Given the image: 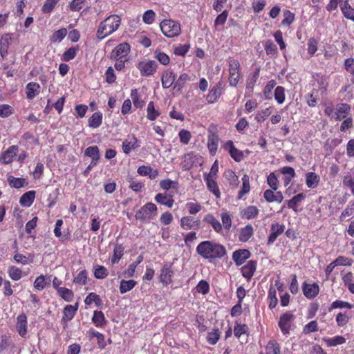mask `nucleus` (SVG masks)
<instances>
[{"label":"nucleus","instance_id":"34","mask_svg":"<svg viewBox=\"0 0 354 354\" xmlns=\"http://www.w3.org/2000/svg\"><path fill=\"white\" fill-rule=\"evenodd\" d=\"M35 198V192L28 191L24 193L20 198L19 203L24 207H30Z\"/></svg>","mask_w":354,"mask_h":354},{"label":"nucleus","instance_id":"32","mask_svg":"<svg viewBox=\"0 0 354 354\" xmlns=\"http://www.w3.org/2000/svg\"><path fill=\"white\" fill-rule=\"evenodd\" d=\"M319 180V176L315 172H308L306 174V184L308 188L314 189L317 187Z\"/></svg>","mask_w":354,"mask_h":354},{"label":"nucleus","instance_id":"62","mask_svg":"<svg viewBox=\"0 0 354 354\" xmlns=\"http://www.w3.org/2000/svg\"><path fill=\"white\" fill-rule=\"evenodd\" d=\"M156 18V13L152 10H147L143 13L142 15V21L145 24L147 25L152 24Z\"/></svg>","mask_w":354,"mask_h":354},{"label":"nucleus","instance_id":"17","mask_svg":"<svg viewBox=\"0 0 354 354\" xmlns=\"http://www.w3.org/2000/svg\"><path fill=\"white\" fill-rule=\"evenodd\" d=\"M17 330L21 337H26L27 334L28 322L25 314L19 315L17 318Z\"/></svg>","mask_w":354,"mask_h":354},{"label":"nucleus","instance_id":"64","mask_svg":"<svg viewBox=\"0 0 354 354\" xmlns=\"http://www.w3.org/2000/svg\"><path fill=\"white\" fill-rule=\"evenodd\" d=\"M131 97L133 103V105L136 108H142L144 106L145 102L140 99L137 89L131 90Z\"/></svg>","mask_w":354,"mask_h":354},{"label":"nucleus","instance_id":"42","mask_svg":"<svg viewBox=\"0 0 354 354\" xmlns=\"http://www.w3.org/2000/svg\"><path fill=\"white\" fill-rule=\"evenodd\" d=\"M268 300L269 301V308L272 309L275 308L278 304V299L277 297V290L271 286L268 293Z\"/></svg>","mask_w":354,"mask_h":354},{"label":"nucleus","instance_id":"41","mask_svg":"<svg viewBox=\"0 0 354 354\" xmlns=\"http://www.w3.org/2000/svg\"><path fill=\"white\" fill-rule=\"evenodd\" d=\"M137 284V282L134 280L130 279V280H122L120 281V292L121 294H124L131 290H132L136 285Z\"/></svg>","mask_w":354,"mask_h":354},{"label":"nucleus","instance_id":"38","mask_svg":"<svg viewBox=\"0 0 354 354\" xmlns=\"http://www.w3.org/2000/svg\"><path fill=\"white\" fill-rule=\"evenodd\" d=\"M8 182L10 187L16 189L24 187L28 183V181L24 178H16L12 176H8Z\"/></svg>","mask_w":354,"mask_h":354},{"label":"nucleus","instance_id":"25","mask_svg":"<svg viewBox=\"0 0 354 354\" xmlns=\"http://www.w3.org/2000/svg\"><path fill=\"white\" fill-rule=\"evenodd\" d=\"M204 180L206 183L208 190L211 192L216 198H220L221 192L215 178L204 177Z\"/></svg>","mask_w":354,"mask_h":354},{"label":"nucleus","instance_id":"33","mask_svg":"<svg viewBox=\"0 0 354 354\" xmlns=\"http://www.w3.org/2000/svg\"><path fill=\"white\" fill-rule=\"evenodd\" d=\"M50 281V277L41 274L34 281V288L39 291L43 290Z\"/></svg>","mask_w":354,"mask_h":354},{"label":"nucleus","instance_id":"54","mask_svg":"<svg viewBox=\"0 0 354 354\" xmlns=\"http://www.w3.org/2000/svg\"><path fill=\"white\" fill-rule=\"evenodd\" d=\"M88 281V272L86 270L80 271L74 278L73 282L79 285H86Z\"/></svg>","mask_w":354,"mask_h":354},{"label":"nucleus","instance_id":"30","mask_svg":"<svg viewBox=\"0 0 354 354\" xmlns=\"http://www.w3.org/2000/svg\"><path fill=\"white\" fill-rule=\"evenodd\" d=\"M306 194L299 193L293 196L290 200L288 201L287 206L288 208L292 209L295 212H298V205L306 198Z\"/></svg>","mask_w":354,"mask_h":354},{"label":"nucleus","instance_id":"10","mask_svg":"<svg viewBox=\"0 0 354 354\" xmlns=\"http://www.w3.org/2000/svg\"><path fill=\"white\" fill-rule=\"evenodd\" d=\"M173 275L172 264L166 263L160 270V281L164 286H167L171 283Z\"/></svg>","mask_w":354,"mask_h":354},{"label":"nucleus","instance_id":"11","mask_svg":"<svg viewBox=\"0 0 354 354\" xmlns=\"http://www.w3.org/2000/svg\"><path fill=\"white\" fill-rule=\"evenodd\" d=\"M223 149L229 152L230 156L236 162H240L243 158V152L235 147L232 140L227 141L223 145Z\"/></svg>","mask_w":354,"mask_h":354},{"label":"nucleus","instance_id":"4","mask_svg":"<svg viewBox=\"0 0 354 354\" xmlns=\"http://www.w3.org/2000/svg\"><path fill=\"white\" fill-rule=\"evenodd\" d=\"M160 28L162 34L168 37L173 38L181 33L180 24L171 19H164L160 23Z\"/></svg>","mask_w":354,"mask_h":354},{"label":"nucleus","instance_id":"27","mask_svg":"<svg viewBox=\"0 0 354 354\" xmlns=\"http://www.w3.org/2000/svg\"><path fill=\"white\" fill-rule=\"evenodd\" d=\"M161 81L162 86L165 88H169L172 84L174 85L175 75L174 72L171 70H166L162 75Z\"/></svg>","mask_w":354,"mask_h":354},{"label":"nucleus","instance_id":"53","mask_svg":"<svg viewBox=\"0 0 354 354\" xmlns=\"http://www.w3.org/2000/svg\"><path fill=\"white\" fill-rule=\"evenodd\" d=\"M14 113V109L9 104H0V118H8Z\"/></svg>","mask_w":354,"mask_h":354},{"label":"nucleus","instance_id":"7","mask_svg":"<svg viewBox=\"0 0 354 354\" xmlns=\"http://www.w3.org/2000/svg\"><path fill=\"white\" fill-rule=\"evenodd\" d=\"M294 318V315L290 312H286L281 315L279 321V327L283 335H288L290 333L291 323Z\"/></svg>","mask_w":354,"mask_h":354},{"label":"nucleus","instance_id":"58","mask_svg":"<svg viewBox=\"0 0 354 354\" xmlns=\"http://www.w3.org/2000/svg\"><path fill=\"white\" fill-rule=\"evenodd\" d=\"M274 99L278 104H281L285 101V88L283 86H278L274 90Z\"/></svg>","mask_w":354,"mask_h":354},{"label":"nucleus","instance_id":"12","mask_svg":"<svg viewBox=\"0 0 354 354\" xmlns=\"http://www.w3.org/2000/svg\"><path fill=\"white\" fill-rule=\"evenodd\" d=\"M222 95V84L221 82L214 85L206 96V100L209 104L216 102Z\"/></svg>","mask_w":354,"mask_h":354},{"label":"nucleus","instance_id":"5","mask_svg":"<svg viewBox=\"0 0 354 354\" xmlns=\"http://www.w3.org/2000/svg\"><path fill=\"white\" fill-rule=\"evenodd\" d=\"M137 68L139 70L142 76H151L153 75L157 70L158 64L153 60H145L140 62Z\"/></svg>","mask_w":354,"mask_h":354},{"label":"nucleus","instance_id":"43","mask_svg":"<svg viewBox=\"0 0 354 354\" xmlns=\"http://www.w3.org/2000/svg\"><path fill=\"white\" fill-rule=\"evenodd\" d=\"M84 155L91 158V160L98 161L100 159L99 148L97 146H91L85 149Z\"/></svg>","mask_w":354,"mask_h":354},{"label":"nucleus","instance_id":"1","mask_svg":"<svg viewBox=\"0 0 354 354\" xmlns=\"http://www.w3.org/2000/svg\"><path fill=\"white\" fill-rule=\"evenodd\" d=\"M196 252L203 259L209 261L221 259L226 254L223 245L212 241H204L196 247Z\"/></svg>","mask_w":354,"mask_h":354},{"label":"nucleus","instance_id":"51","mask_svg":"<svg viewBox=\"0 0 354 354\" xmlns=\"http://www.w3.org/2000/svg\"><path fill=\"white\" fill-rule=\"evenodd\" d=\"M57 294L66 301H71L73 299L74 294L73 291L66 288H62L58 289Z\"/></svg>","mask_w":354,"mask_h":354},{"label":"nucleus","instance_id":"20","mask_svg":"<svg viewBox=\"0 0 354 354\" xmlns=\"http://www.w3.org/2000/svg\"><path fill=\"white\" fill-rule=\"evenodd\" d=\"M155 201L162 205H165L169 208L172 207L174 200L172 196H169L166 193H158L154 197Z\"/></svg>","mask_w":354,"mask_h":354},{"label":"nucleus","instance_id":"18","mask_svg":"<svg viewBox=\"0 0 354 354\" xmlns=\"http://www.w3.org/2000/svg\"><path fill=\"white\" fill-rule=\"evenodd\" d=\"M12 34L5 33L0 39V54L2 57L8 55L9 46L12 41Z\"/></svg>","mask_w":354,"mask_h":354},{"label":"nucleus","instance_id":"39","mask_svg":"<svg viewBox=\"0 0 354 354\" xmlns=\"http://www.w3.org/2000/svg\"><path fill=\"white\" fill-rule=\"evenodd\" d=\"M92 322L97 327H102L106 325V321L102 311L95 310L92 317Z\"/></svg>","mask_w":354,"mask_h":354},{"label":"nucleus","instance_id":"2","mask_svg":"<svg viewBox=\"0 0 354 354\" xmlns=\"http://www.w3.org/2000/svg\"><path fill=\"white\" fill-rule=\"evenodd\" d=\"M121 24V19L117 15H112L102 21L97 28L96 36L103 39L118 30Z\"/></svg>","mask_w":354,"mask_h":354},{"label":"nucleus","instance_id":"28","mask_svg":"<svg viewBox=\"0 0 354 354\" xmlns=\"http://www.w3.org/2000/svg\"><path fill=\"white\" fill-rule=\"evenodd\" d=\"M259 213V209L254 205H250L241 211L240 215L242 218L246 219H253L256 218Z\"/></svg>","mask_w":354,"mask_h":354},{"label":"nucleus","instance_id":"14","mask_svg":"<svg viewBox=\"0 0 354 354\" xmlns=\"http://www.w3.org/2000/svg\"><path fill=\"white\" fill-rule=\"evenodd\" d=\"M304 295L308 299H313L319 294V287L317 283H308L304 282L302 285Z\"/></svg>","mask_w":354,"mask_h":354},{"label":"nucleus","instance_id":"48","mask_svg":"<svg viewBox=\"0 0 354 354\" xmlns=\"http://www.w3.org/2000/svg\"><path fill=\"white\" fill-rule=\"evenodd\" d=\"M66 35V28H61L58 30H56L50 37V41L53 43H59L64 39Z\"/></svg>","mask_w":354,"mask_h":354},{"label":"nucleus","instance_id":"61","mask_svg":"<svg viewBox=\"0 0 354 354\" xmlns=\"http://www.w3.org/2000/svg\"><path fill=\"white\" fill-rule=\"evenodd\" d=\"M59 0H46L44 3L41 11L43 13H50Z\"/></svg>","mask_w":354,"mask_h":354},{"label":"nucleus","instance_id":"3","mask_svg":"<svg viewBox=\"0 0 354 354\" xmlns=\"http://www.w3.org/2000/svg\"><path fill=\"white\" fill-rule=\"evenodd\" d=\"M158 208L153 203H147L136 212L135 217L141 222H147L157 216Z\"/></svg>","mask_w":354,"mask_h":354},{"label":"nucleus","instance_id":"45","mask_svg":"<svg viewBox=\"0 0 354 354\" xmlns=\"http://www.w3.org/2000/svg\"><path fill=\"white\" fill-rule=\"evenodd\" d=\"M94 276L96 279H105L109 274L108 270L103 266L95 265L93 266Z\"/></svg>","mask_w":354,"mask_h":354},{"label":"nucleus","instance_id":"19","mask_svg":"<svg viewBox=\"0 0 354 354\" xmlns=\"http://www.w3.org/2000/svg\"><path fill=\"white\" fill-rule=\"evenodd\" d=\"M273 189H267L264 192L263 197L268 203L277 202L281 203L283 200L281 192H274Z\"/></svg>","mask_w":354,"mask_h":354},{"label":"nucleus","instance_id":"21","mask_svg":"<svg viewBox=\"0 0 354 354\" xmlns=\"http://www.w3.org/2000/svg\"><path fill=\"white\" fill-rule=\"evenodd\" d=\"M218 142L219 138L216 133H211L208 136L207 146L209 152L212 156H214L216 153Z\"/></svg>","mask_w":354,"mask_h":354},{"label":"nucleus","instance_id":"15","mask_svg":"<svg viewBox=\"0 0 354 354\" xmlns=\"http://www.w3.org/2000/svg\"><path fill=\"white\" fill-rule=\"evenodd\" d=\"M285 230V225L275 223L272 224L270 229V234L268 236V244H272L277 239V238L281 235Z\"/></svg>","mask_w":354,"mask_h":354},{"label":"nucleus","instance_id":"59","mask_svg":"<svg viewBox=\"0 0 354 354\" xmlns=\"http://www.w3.org/2000/svg\"><path fill=\"white\" fill-rule=\"evenodd\" d=\"M185 207L190 214H196L202 209V205L198 203L187 202Z\"/></svg>","mask_w":354,"mask_h":354},{"label":"nucleus","instance_id":"36","mask_svg":"<svg viewBox=\"0 0 354 354\" xmlns=\"http://www.w3.org/2000/svg\"><path fill=\"white\" fill-rule=\"evenodd\" d=\"M103 115L101 112H95L88 119V126L93 129L98 128L102 123Z\"/></svg>","mask_w":354,"mask_h":354},{"label":"nucleus","instance_id":"35","mask_svg":"<svg viewBox=\"0 0 354 354\" xmlns=\"http://www.w3.org/2000/svg\"><path fill=\"white\" fill-rule=\"evenodd\" d=\"M253 234V227L251 225H247L241 229L239 239L241 242H246L252 236Z\"/></svg>","mask_w":354,"mask_h":354},{"label":"nucleus","instance_id":"22","mask_svg":"<svg viewBox=\"0 0 354 354\" xmlns=\"http://www.w3.org/2000/svg\"><path fill=\"white\" fill-rule=\"evenodd\" d=\"M257 268V262L254 261H249L245 266L241 268V273L243 277L250 280Z\"/></svg>","mask_w":354,"mask_h":354},{"label":"nucleus","instance_id":"63","mask_svg":"<svg viewBox=\"0 0 354 354\" xmlns=\"http://www.w3.org/2000/svg\"><path fill=\"white\" fill-rule=\"evenodd\" d=\"M84 302L86 305H91L92 303H95L96 306H99L101 304V299L100 296L95 292H91L85 298Z\"/></svg>","mask_w":354,"mask_h":354},{"label":"nucleus","instance_id":"13","mask_svg":"<svg viewBox=\"0 0 354 354\" xmlns=\"http://www.w3.org/2000/svg\"><path fill=\"white\" fill-rule=\"evenodd\" d=\"M140 147L138 140L135 136H129L122 142V151L125 154H129L133 149Z\"/></svg>","mask_w":354,"mask_h":354},{"label":"nucleus","instance_id":"52","mask_svg":"<svg viewBox=\"0 0 354 354\" xmlns=\"http://www.w3.org/2000/svg\"><path fill=\"white\" fill-rule=\"evenodd\" d=\"M324 341L328 346H336L345 343L346 339L342 336L337 335L331 338L325 339Z\"/></svg>","mask_w":354,"mask_h":354},{"label":"nucleus","instance_id":"60","mask_svg":"<svg viewBox=\"0 0 354 354\" xmlns=\"http://www.w3.org/2000/svg\"><path fill=\"white\" fill-rule=\"evenodd\" d=\"M318 41L316 39L311 37L307 42V51L308 54L313 56L317 50Z\"/></svg>","mask_w":354,"mask_h":354},{"label":"nucleus","instance_id":"50","mask_svg":"<svg viewBox=\"0 0 354 354\" xmlns=\"http://www.w3.org/2000/svg\"><path fill=\"white\" fill-rule=\"evenodd\" d=\"M8 273L9 277L14 281H18L23 277L22 270L16 266L9 267Z\"/></svg>","mask_w":354,"mask_h":354},{"label":"nucleus","instance_id":"31","mask_svg":"<svg viewBox=\"0 0 354 354\" xmlns=\"http://www.w3.org/2000/svg\"><path fill=\"white\" fill-rule=\"evenodd\" d=\"M78 309V304H75V305H67L63 311V317L62 321L68 322L71 320L76 314V312Z\"/></svg>","mask_w":354,"mask_h":354},{"label":"nucleus","instance_id":"23","mask_svg":"<svg viewBox=\"0 0 354 354\" xmlns=\"http://www.w3.org/2000/svg\"><path fill=\"white\" fill-rule=\"evenodd\" d=\"M129 51V45L127 43H122L118 45L113 53L115 58L127 59V57Z\"/></svg>","mask_w":354,"mask_h":354},{"label":"nucleus","instance_id":"57","mask_svg":"<svg viewBox=\"0 0 354 354\" xmlns=\"http://www.w3.org/2000/svg\"><path fill=\"white\" fill-rule=\"evenodd\" d=\"M272 112V107L266 108V109L261 110V111H259L256 114L255 120L258 122H261L264 121L268 116H270L271 115Z\"/></svg>","mask_w":354,"mask_h":354},{"label":"nucleus","instance_id":"8","mask_svg":"<svg viewBox=\"0 0 354 354\" xmlns=\"http://www.w3.org/2000/svg\"><path fill=\"white\" fill-rule=\"evenodd\" d=\"M200 224V220L192 216H185L180 220V225L185 230H198Z\"/></svg>","mask_w":354,"mask_h":354},{"label":"nucleus","instance_id":"46","mask_svg":"<svg viewBox=\"0 0 354 354\" xmlns=\"http://www.w3.org/2000/svg\"><path fill=\"white\" fill-rule=\"evenodd\" d=\"M266 354H280V346L275 340L269 341L266 346Z\"/></svg>","mask_w":354,"mask_h":354},{"label":"nucleus","instance_id":"16","mask_svg":"<svg viewBox=\"0 0 354 354\" xmlns=\"http://www.w3.org/2000/svg\"><path fill=\"white\" fill-rule=\"evenodd\" d=\"M250 257V252L246 249H240L232 253V259L236 266L242 265Z\"/></svg>","mask_w":354,"mask_h":354},{"label":"nucleus","instance_id":"40","mask_svg":"<svg viewBox=\"0 0 354 354\" xmlns=\"http://www.w3.org/2000/svg\"><path fill=\"white\" fill-rule=\"evenodd\" d=\"M124 248L121 244H116L113 249V254L111 261L112 264L117 263L124 254Z\"/></svg>","mask_w":354,"mask_h":354},{"label":"nucleus","instance_id":"55","mask_svg":"<svg viewBox=\"0 0 354 354\" xmlns=\"http://www.w3.org/2000/svg\"><path fill=\"white\" fill-rule=\"evenodd\" d=\"M79 50V47H71L68 48L67 50H66L63 55H62V59L65 62H69L75 58V57L77 55V53Z\"/></svg>","mask_w":354,"mask_h":354},{"label":"nucleus","instance_id":"29","mask_svg":"<svg viewBox=\"0 0 354 354\" xmlns=\"http://www.w3.org/2000/svg\"><path fill=\"white\" fill-rule=\"evenodd\" d=\"M351 110V106L347 104H339L335 112V118L337 120H341L346 118Z\"/></svg>","mask_w":354,"mask_h":354},{"label":"nucleus","instance_id":"37","mask_svg":"<svg viewBox=\"0 0 354 354\" xmlns=\"http://www.w3.org/2000/svg\"><path fill=\"white\" fill-rule=\"evenodd\" d=\"M192 80H194V79L188 74L183 73L178 77L177 80L175 82L174 85V89H177V91H180L185 86L186 82Z\"/></svg>","mask_w":354,"mask_h":354},{"label":"nucleus","instance_id":"49","mask_svg":"<svg viewBox=\"0 0 354 354\" xmlns=\"http://www.w3.org/2000/svg\"><path fill=\"white\" fill-rule=\"evenodd\" d=\"M224 177L232 186L236 187L239 185V178L236 174L230 169L225 171Z\"/></svg>","mask_w":354,"mask_h":354},{"label":"nucleus","instance_id":"24","mask_svg":"<svg viewBox=\"0 0 354 354\" xmlns=\"http://www.w3.org/2000/svg\"><path fill=\"white\" fill-rule=\"evenodd\" d=\"M41 86L38 83L29 82L26 86V97L29 100H32L40 93Z\"/></svg>","mask_w":354,"mask_h":354},{"label":"nucleus","instance_id":"47","mask_svg":"<svg viewBox=\"0 0 354 354\" xmlns=\"http://www.w3.org/2000/svg\"><path fill=\"white\" fill-rule=\"evenodd\" d=\"M147 119L151 121L155 120L160 115V112L155 109V106L153 102H149L147 108Z\"/></svg>","mask_w":354,"mask_h":354},{"label":"nucleus","instance_id":"9","mask_svg":"<svg viewBox=\"0 0 354 354\" xmlns=\"http://www.w3.org/2000/svg\"><path fill=\"white\" fill-rule=\"evenodd\" d=\"M19 147L17 145L9 147L6 151L0 155V163L3 165H8L13 161L14 158L17 156Z\"/></svg>","mask_w":354,"mask_h":354},{"label":"nucleus","instance_id":"26","mask_svg":"<svg viewBox=\"0 0 354 354\" xmlns=\"http://www.w3.org/2000/svg\"><path fill=\"white\" fill-rule=\"evenodd\" d=\"M340 9L343 16L348 20L354 22V8L349 3V0H345L340 5Z\"/></svg>","mask_w":354,"mask_h":354},{"label":"nucleus","instance_id":"44","mask_svg":"<svg viewBox=\"0 0 354 354\" xmlns=\"http://www.w3.org/2000/svg\"><path fill=\"white\" fill-rule=\"evenodd\" d=\"M242 187L239 192L238 198H241L245 194H248L250 190V178L248 175L245 174L242 177Z\"/></svg>","mask_w":354,"mask_h":354},{"label":"nucleus","instance_id":"6","mask_svg":"<svg viewBox=\"0 0 354 354\" xmlns=\"http://www.w3.org/2000/svg\"><path fill=\"white\" fill-rule=\"evenodd\" d=\"M240 64L236 59H231L229 62V82L231 86H236L239 81Z\"/></svg>","mask_w":354,"mask_h":354},{"label":"nucleus","instance_id":"56","mask_svg":"<svg viewBox=\"0 0 354 354\" xmlns=\"http://www.w3.org/2000/svg\"><path fill=\"white\" fill-rule=\"evenodd\" d=\"M220 338V332L218 329H213L212 331L208 332L207 335V341L211 345H214L217 343Z\"/></svg>","mask_w":354,"mask_h":354}]
</instances>
